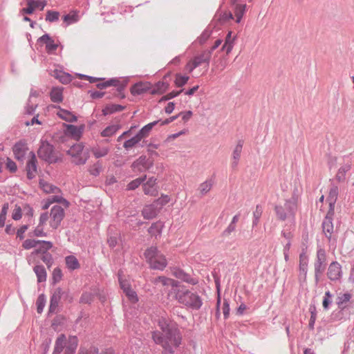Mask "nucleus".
<instances>
[{
    "label": "nucleus",
    "instance_id": "nucleus-55",
    "mask_svg": "<svg viewBox=\"0 0 354 354\" xmlns=\"http://www.w3.org/2000/svg\"><path fill=\"white\" fill-rule=\"evenodd\" d=\"M118 127L116 125H111L107 127L105 129H104L101 135L103 137H110L115 134L116 131H118Z\"/></svg>",
    "mask_w": 354,
    "mask_h": 354
},
{
    "label": "nucleus",
    "instance_id": "nucleus-58",
    "mask_svg": "<svg viewBox=\"0 0 354 354\" xmlns=\"http://www.w3.org/2000/svg\"><path fill=\"white\" fill-rule=\"evenodd\" d=\"M44 225H41L40 223L37 225V227L32 231L29 232L30 236H46V233L44 231L43 226Z\"/></svg>",
    "mask_w": 354,
    "mask_h": 354
},
{
    "label": "nucleus",
    "instance_id": "nucleus-44",
    "mask_svg": "<svg viewBox=\"0 0 354 354\" xmlns=\"http://www.w3.org/2000/svg\"><path fill=\"white\" fill-rule=\"evenodd\" d=\"M351 168L350 164L342 166L337 171L336 178L338 181H342L345 179L346 173L348 172Z\"/></svg>",
    "mask_w": 354,
    "mask_h": 354
},
{
    "label": "nucleus",
    "instance_id": "nucleus-52",
    "mask_svg": "<svg viewBox=\"0 0 354 354\" xmlns=\"http://www.w3.org/2000/svg\"><path fill=\"white\" fill-rule=\"evenodd\" d=\"M102 171V165L100 162H97L91 165L88 169L90 174L97 176H99Z\"/></svg>",
    "mask_w": 354,
    "mask_h": 354
},
{
    "label": "nucleus",
    "instance_id": "nucleus-40",
    "mask_svg": "<svg viewBox=\"0 0 354 354\" xmlns=\"http://www.w3.org/2000/svg\"><path fill=\"white\" fill-rule=\"evenodd\" d=\"M34 271L37 275L38 282H43L46 280V271L44 266H36Z\"/></svg>",
    "mask_w": 354,
    "mask_h": 354
},
{
    "label": "nucleus",
    "instance_id": "nucleus-19",
    "mask_svg": "<svg viewBox=\"0 0 354 354\" xmlns=\"http://www.w3.org/2000/svg\"><path fill=\"white\" fill-rule=\"evenodd\" d=\"M151 88V84L149 82H140L131 88V93L133 95H139L145 93H150Z\"/></svg>",
    "mask_w": 354,
    "mask_h": 354
},
{
    "label": "nucleus",
    "instance_id": "nucleus-26",
    "mask_svg": "<svg viewBox=\"0 0 354 354\" xmlns=\"http://www.w3.org/2000/svg\"><path fill=\"white\" fill-rule=\"evenodd\" d=\"M68 339H66V337L64 335L62 334L59 335L55 341L53 354H60L63 351L64 348H65L66 351L68 346Z\"/></svg>",
    "mask_w": 354,
    "mask_h": 354
},
{
    "label": "nucleus",
    "instance_id": "nucleus-4",
    "mask_svg": "<svg viewBox=\"0 0 354 354\" xmlns=\"http://www.w3.org/2000/svg\"><path fill=\"white\" fill-rule=\"evenodd\" d=\"M296 209V202L293 198L290 197L289 198H279L274 211L277 218L281 221L293 220Z\"/></svg>",
    "mask_w": 354,
    "mask_h": 354
},
{
    "label": "nucleus",
    "instance_id": "nucleus-61",
    "mask_svg": "<svg viewBox=\"0 0 354 354\" xmlns=\"http://www.w3.org/2000/svg\"><path fill=\"white\" fill-rule=\"evenodd\" d=\"M22 216V208L19 205H15L12 212V218L15 221L19 220Z\"/></svg>",
    "mask_w": 354,
    "mask_h": 354
},
{
    "label": "nucleus",
    "instance_id": "nucleus-1",
    "mask_svg": "<svg viewBox=\"0 0 354 354\" xmlns=\"http://www.w3.org/2000/svg\"><path fill=\"white\" fill-rule=\"evenodd\" d=\"M54 203H60L64 207L59 205H53L49 213L45 212L40 215L39 220L41 225H44L48 221L50 227L56 230L60 226L65 216L64 208L68 207L69 203L62 196L54 195L44 201L42 209H47Z\"/></svg>",
    "mask_w": 354,
    "mask_h": 354
},
{
    "label": "nucleus",
    "instance_id": "nucleus-45",
    "mask_svg": "<svg viewBox=\"0 0 354 354\" xmlns=\"http://www.w3.org/2000/svg\"><path fill=\"white\" fill-rule=\"evenodd\" d=\"M55 77L59 80L62 84H68L72 80V77L70 74L59 71L55 72Z\"/></svg>",
    "mask_w": 354,
    "mask_h": 354
},
{
    "label": "nucleus",
    "instance_id": "nucleus-57",
    "mask_svg": "<svg viewBox=\"0 0 354 354\" xmlns=\"http://www.w3.org/2000/svg\"><path fill=\"white\" fill-rule=\"evenodd\" d=\"M119 83V81L116 79H111L110 80L104 81L102 83H99L97 84V88L100 89H103L106 87L111 86H117Z\"/></svg>",
    "mask_w": 354,
    "mask_h": 354
},
{
    "label": "nucleus",
    "instance_id": "nucleus-14",
    "mask_svg": "<svg viewBox=\"0 0 354 354\" xmlns=\"http://www.w3.org/2000/svg\"><path fill=\"white\" fill-rule=\"evenodd\" d=\"M27 7L21 10L22 14L31 15L35 9L43 10L46 6V0H26Z\"/></svg>",
    "mask_w": 354,
    "mask_h": 354
},
{
    "label": "nucleus",
    "instance_id": "nucleus-32",
    "mask_svg": "<svg viewBox=\"0 0 354 354\" xmlns=\"http://www.w3.org/2000/svg\"><path fill=\"white\" fill-rule=\"evenodd\" d=\"M322 227L324 234L330 240L334 229L331 217L328 216H326Z\"/></svg>",
    "mask_w": 354,
    "mask_h": 354
},
{
    "label": "nucleus",
    "instance_id": "nucleus-18",
    "mask_svg": "<svg viewBox=\"0 0 354 354\" xmlns=\"http://www.w3.org/2000/svg\"><path fill=\"white\" fill-rule=\"evenodd\" d=\"M38 42L46 46V50L48 54H53L58 47V44L48 34L44 35L39 37Z\"/></svg>",
    "mask_w": 354,
    "mask_h": 354
},
{
    "label": "nucleus",
    "instance_id": "nucleus-56",
    "mask_svg": "<svg viewBox=\"0 0 354 354\" xmlns=\"http://www.w3.org/2000/svg\"><path fill=\"white\" fill-rule=\"evenodd\" d=\"M189 80V77L187 75H182L180 74H176L175 78V84L178 87L184 86Z\"/></svg>",
    "mask_w": 354,
    "mask_h": 354
},
{
    "label": "nucleus",
    "instance_id": "nucleus-29",
    "mask_svg": "<svg viewBox=\"0 0 354 354\" xmlns=\"http://www.w3.org/2000/svg\"><path fill=\"white\" fill-rule=\"evenodd\" d=\"M243 145V141L239 140L233 150V152L232 154V165L233 167H236L238 165L239 160L241 158Z\"/></svg>",
    "mask_w": 354,
    "mask_h": 354
},
{
    "label": "nucleus",
    "instance_id": "nucleus-27",
    "mask_svg": "<svg viewBox=\"0 0 354 354\" xmlns=\"http://www.w3.org/2000/svg\"><path fill=\"white\" fill-rule=\"evenodd\" d=\"M338 187L337 186H333L330 187L328 196L327 197V201L329 204V213H333L335 204L338 196Z\"/></svg>",
    "mask_w": 354,
    "mask_h": 354
},
{
    "label": "nucleus",
    "instance_id": "nucleus-49",
    "mask_svg": "<svg viewBox=\"0 0 354 354\" xmlns=\"http://www.w3.org/2000/svg\"><path fill=\"white\" fill-rule=\"evenodd\" d=\"M123 292L125 294V295L127 297L129 301H131L133 304H136L138 301V297L137 295V293L133 290V289L131 288V287L127 288Z\"/></svg>",
    "mask_w": 354,
    "mask_h": 354
},
{
    "label": "nucleus",
    "instance_id": "nucleus-24",
    "mask_svg": "<svg viewBox=\"0 0 354 354\" xmlns=\"http://www.w3.org/2000/svg\"><path fill=\"white\" fill-rule=\"evenodd\" d=\"M153 283L156 286L161 284L162 286H170V290L174 289V287H177L180 283L177 281L166 277L165 276H160L155 278L153 281Z\"/></svg>",
    "mask_w": 354,
    "mask_h": 354
},
{
    "label": "nucleus",
    "instance_id": "nucleus-30",
    "mask_svg": "<svg viewBox=\"0 0 354 354\" xmlns=\"http://www.w3.org/2000/svg\"><path fill=\"white\" fill-rule=\"evenodd\" d=\"M233 17L236 23H240L246 12V4L237 3L233 8Z\"/></svg>",
    "mask_w": 354,
    "mask_h": 354
},
{
    "label": "nucleus",
    "instance_id": "nucleus-51",
    "mask_svg": "<svg viewBox=\"0 0 354 354\" xmlns=\"http://www.w3.org/2000/svg\"><path fill=\"white\" fill-rule=\"evenodd\" d=\"M118 279H119L120 288L123 291H124L127 288L131 287V283L129 282V279L123 278L122 271H119V272H118Z\"/></svg>",
    "mask_w": 354,
    "mask_h": 354
},
{
    "label": "nucleus",
    "instance_id": "nucleus-42",
    "mask_svg": "<svg viewBox=\"0 0 354 354\" xmlns=\"http://www.w3.org/2000/svg\"><path fill=\"white\" fill-rule=\"evenodd\" d=\"M142 138L137 133L135 136L133 138L127 140L124 142L123 147L126 149H131L133 147H135L136 145H138Z\"/></svg>",
    "mask_w": 354,
    "mask_h": 354
},
{
    "label": "nucleus",
    "instance_id": "nucleus-63",
    "mask_svg": "<svg viewBox=\"0 0 354 354\" xmlns=\"http://www.w3.org/2000/svg\"><path fill=\"white\" fill-rule=\"evenodd\" d=\"M46 299L45 297L41 295H39L37 300V313H41L45 306Z\"/></svg>",
    "mask_w": 354,
    "mask_h": 354
},
{
    "label": "nucleus",
    "instance_id": "nucleus-37",
    "mask_svg": "<svg viewBox=\"0 0 354 354\" xmlns=\"http://www.w3.org/2000/svg\"><path fill=\"white\" fill-rule=\"evenodd\" d=\"M65 262L67 268L71 270L78 269L80 267V264L77 259L73 255L67 256L65 258Z\"/></svg>",
    "mask_w": 354,
    "mask_h": 354
},
{
    "label": "nucleus",
    "instance_id": "nucleus-62",
    "mask_svg": "<svg viewBox=\"0 0 354 354\" xmlns=\"http://www.w3.org/2000/svg\"><path fill=\"white\" fill-rule=\"evenodd\" d=\"M351 298V294L349 293H344L342 295H339L338 297H337V305L339 306H342L343 304H346V302H348L350 299Z\"/></svg>",
    "mask_w": 354,
    "mask_h": 354
},
{
    "label": "nucleus",
    "instance_id": "nucleus-17",
    "mask_svg": "<svg viewBox=\"0 0 354 354\" xmlns=\"http://www.w3.org/2000/svg\"><path fill=\"white\" fill-rule=\"evenodd\" d=\"M28 151L27 144L22 140L17 142L12 147L15 158L17 160L23 161Z\"/></svg>",
    "mask_w": 354,
    "mask_h": 354
},
{
    "label": "nucleus",
    "instance_id": "nucleus-39",
    "mask_svg": "<svg viewBox=\"0 0 354 354\" xmlns=\"http://www.w3.org/2000/svg\"><path fill=\"white\" fill-rule=\"evenodd\" d=\"M124 106L119 104H109L106 105L103 109L102 113L104 115L113 113L115 112L122 111Z\"/></svg>",
    "mask_w": 354,
    "mask_h": 354
},
{
    "label": "nucleus",
    "instance_id": "nucleus-10",
    "mask_svg": "<svg viewBox=\"0 0 354 354\" xmlns=\"http://www.w3.org/2000/svg\"><path fill=\"white\" fill-rule=\"evenodd\" d=\"M78 344V339L75 336L68 337V346L64 354H74ZM97 349L95 347H90L88 349L80 347L77 354H97Z\"/></svg>",
    "mask_w": 354,
    "mask_h": 354
},
{
    "label": "nucleus",
    "instance_id": "nucleus-7",
    "mask_svg": "<svg viewBox=\"0 0 354 354\" xmlns=\"http://www.w3.org/2000/svg\"><path fill=\"white\" fill-rule=\"evenodd\" d=\"M212 57L211 51L207 50H203L201 53L195 55L185 65V70L188 73H191L203 64H206L207 66L209 64Z\"/></svg>",
    "mask_w": 354,
    "mask_h": 354
},
{
    "label": "nucleus",
    "instance_id": "nucleus-12",
    "mask_svg": "<svg viewBox=\"0 0 354 354\" xmlns=\"http://www.w3.org/2000/svg\"><path fill=\"white\" fill-rule=\"evenodd\" d=\"M38 155L41 158L49 162L56 161V157L53 153V147L48 142L41 143L38 150Z\"/></svg>",
    "mask_w": 354,
    "mask_h": 354
},
{
    "label": "nucleus",
    "instance_id": "nucleus-28",
    "mask_svg": "<svg viewBox=\"0 0 354 354\" xmlns=\"http://www.w3.org/2000/svg\"><path fill=\"white\" fill-rule=\"evenodd\" d=\"M172 274L175 277L192 285H195L198 282L196 279L192 278L188 274L178 268H174L172 270Z\"/></svg>",
    "mask_w": 354,
    "mask_h": 354
},
{
    "label": "nucleus",
    "instance_id": "nucleus-20",
    "mask_svg": "<svg viewBox=\"0 0 354 354\" xmlns=\"http://www.w3.org/2000/svg\"><path fill=\"white\" fill-rule=\"evenodd\" d=\"M37 158L34 152H30L29 160L26 165L27 177L32 179L35 177L37 174Z\"/></svg>",
    "mask_w": 354,
    "mask_h": 354
},
{
    "label": "nucleus",
    "instance_id": "nucleus-41",
    "mask_svg": "<svg viewBox=\"0 0 354 354\" xmlns=\"http://www.w3.org/2000/svg\"><path fill=\"white\" fill-rule=\"evenodd\" d=\"M163 227V225L160 222H156L152 223L150 227L148 230L149 233L151 236H158L160 235Z\"/></svg>",
    "mask_w": 354,
    "mask_h": 354
},
{
    "label": "nucleus",
    "instance_id": "nucleus-59",
    "mask_svg": "<svg viewBox=\"0 0 354 354\" xmlns=\"http://www.w3.org/2000/svg\"><path fill=\"white\" fill-rule=\"evenodd\" d=\"M8 210V204L5 203L1 209L0 214V227H3L6 220V215Z\"/></svg>",
    "mask_w": 354,
    "mask_h": 354
},
{
    "label": "nucleus",
    "instance_id": "nucleus-34",
    "mask_svg": "<svg viewBox=\"0 0 354 354\" xmlns=\"http://www.w3.org/2000/svg\"><path fill=\"white\" fill-rule=\"evenodd\" d=\"M40 187L43 189V191L47 194H57L60 192L59 189L56 186L53 185L52 184L44 180H40L39 181Z\"/></svg>",
    "mask_w": 354,
    "mask_h": 354
},
{
    "label": "nucleus",
    "instance_id": "nucleus-5",
    "mask_svg": "<svg viewBox=\"0 0 354 354\" xmlns=\"http://www.w3.org/2000/svg\"><path fill=\"white\" fill-rule=\"evenodd\" d=\"M145 256L153 269L162 270L167 265L165 257L156 247L148 248L145 252Z\"/></svg>",
    "mask_w": 354,
    "mask_h": 354
},
{
    "label": "nucleus",
    "instance_id": "nucleus-38",
    "mask_svg": "<svg viewBox=\"0 0 354 354\" xmlns=\"http://www.w3.org/2000/svg\"><path fill=\"white\" fill-rule=\"evenodd\" d=\"M50 99L54 102H61L63 100V88L55 87L50 91Z\"/></svg>",
    "mask_w": 354,
    "mask_h": 354
},
{
    "label": "nucleus",
    "instance_id": "nucleus-33",
    "mask_svg": "<svg viewBox=\"0 0 354 354\" xmlns=\"http://www.w3.org/2000/svg\"><path fill=\"white\" fill-rule=\"evenodd\" d=\"M169 84L164 82H158L153 86L151 85L150 93L152 95L162 94L168 88Z\"/></svg>",
    "mask_w": 354,
    "mask_h": 354
},
{
    "label": "nucleus",
    "instance_id": "nucleus-48",
    "mask_svg": "<svg viewBox=\"0 0 354 354\" xmlns=\"http://www.w3.org/2000/svg\"><path fill=\"white\" fill-rule=\"evenodd\" d=\"M63 19L67 24L77 22L79 20L77 12L71 11L68 15H64Z\"/></svg>",
    "mask_w": 354,
    "mask_h": 354
},
{
    "label": "nucleus",
    "instance_id": "nucleus-8",
    "mask_svg": "<svg viewBox=\"0 0 354 354\" xmlns=\"http://www.w3.org/2000/svg\"><path fill=\"white\" fill-rule=\"evenodd\" d=\"M53 245L49 241H39L32 239H27L22 243V247L25 250H30L37 248V249L32 252V254H45L48 250L52 248Z\"/></svg>",
    "mask_w": 354,
    "mask_h": 354
},
{
    "label": "nucleus",
    "instance_id": "nucleus-13",
    "mask_svg": "<svg viewBox=\"0 0 354 354\" xmlns=\"http://www.w3.org/2000/svg\"><path fill=\"white\" fill-rule=\"evenodd\" d=\"M152 165V162L145 156H140L131 165L132 170L136 173H140L149 169Z\"/></svg>",
    "mask_w": 354,
    "mask_h": 354
},
{
    "label": "nucleus",
    "instance_id": "nucleus-16",
    "mask_svg": "<svg viewBox=\"0 0 354 354\" xmlns=\"http://www.w3.org/2000/svg\"><path fill=\"white\" fill-rule=\"evenodd\" d=\"M142 190L146 195L156 196L158 192L156 178L150 177L146 183H143Z\"/></svg>",
    "mask_w": 354,
    "mask_h": 354
},
{
    "label": "nucleus",
    "instance_id": "nucleus-35",
    "mask_svg": "<svg viewBox=\"0 0 354 354\" xmlns=\"http://www.w3.org/2000/svg\"><path fill=\"white\" fill-rule=\"evenodd\" d=\"M215 17L221 25H223L230 20L234 19L233 14L230 11L221 12Z\"/></svg>",
    "mask_w": 354,
    "mask_h": 354
},
{
    "label": "nucleus",
    "instance_id": "nucleus-15",
    "mask_svg": "<svg viewBox=\"0 0 354 354\" xmlns=\"http://www.w3.org/2000/svg\"><path fill=\"white\" fill-rule=\"evenodd\" d=\"M342 276V266L337 261L330 263L327 270L328 278L331 281H338Z\"/></svg>",
    "mask_w": 354,
    "mask_h": 354
},
{
    "label": "nucleus",
    "instance_id": "nucleus-31",
    "mask_svg": "<svg viewBox=\"0 0 354 354\" xmlns=\"http://www.w3.org/2000/svg\"><path fill=\"white\" fill-rule=\"evenodd\" d=\"M56 114L59 118L68 122L77 120V117L73 113L64 109L59 108Z\"/></svg>",
    "mask_w": 354,
    "mask_h": 354
},
{
    "label": "nucleus",
    "instance_id": "nucleus-22",
    "mask_svg": "<svg viewBox=\"0 0 354 354\" xmlns=\"http://www.w3.org/2000/svg\"><path fill=\"white\" fill-rule=\"evenodd\" d=\"M308 266V255L306 250H303L299 254V275L304 280L306 279Z\"/></svg>",
    "mask_w": 354,
    "mask_h": 354
},
{
    "label": "nucleus",
    "instance_id": "nucleus-2",
    "mask_svg": "<svg viewBox=\"0 0 354 354\" xmlns=\"http://www.w3.org/2000/svg\"><path fill=\"white\" fill-rule=\"evenodd\" d=\"M158 326L161 331H155L153 339L156 344H160L165 351L170 353L180 344L181 337L179 331L174 327L169 326L165 321H160Z\"/></svg>",
    "mask_w": 354,
    "mask_h": 354
},
{
    "label": "nucleus",
    "instance_id": "nucleus-9",
    "mask_svg": "<svg viewBox=\"0 0 354 354\" xmlns=\"http://www.w3.org/2000/svg\"><path fill=\"white\" fill-rule=\"evenodd\" d=\"M326 265V254L323 248H319L317 251L314 261L315 276L316 281H319L320 275L323 273Z\"/></svg>",
    "mask_w": 354,
    "mask_h": 354
},
{
    "label": "nucleus",
    "instance_id": "nucleus-54",
    "mask_svg": "<svg viewBox=\"0 0 354 354\" xmlns=\"http://www.w3.org/2000/svg\"><path fill=\"white\" fill-rule=\"evenodd\" d=\"M59 299H60L59 292H58L57 293L55 292L50 299V312H54L56 310V308L58 306Z\"/></svg>",
    "mask_w": 354,
    "mask_h": 354
},
{
    "label": "nucleus",
    "instance_id": "nucleus-43",
    "mask_svg": "<svg viewBox=\"0 0 354 354\" xmlns=\"http://www.w3.org/2000/svg\"><path fill=\"white\" fill-rule=\"evenodd\" d=\"M158 122V121H154L151 122L145 127H143L138 133V134L143 139L147 137L152 128Z\"/></svg>",
    "mask_w": 354,
    "mask_h": 354
},
{
    "label": "nucleus",
    "instance_id": "nucleus-60",
    "mask_svg": "<svg viewBox=\"0 0 354 354\" xmlns=\"http://www.w3.org/2000/svg\"><path fill=\"white\" fill-rule=\"evenodd\" d=\"M59 17V13L57 11L48 10L46 12V20L50 22L57 21Z\"/></svg>",
    "mask_w": 354,
    "mask_h": 354
},
{
    "label": "nucleus",
    "instance_id": "nucleus-6",
    "mask_svg": "<svg viewBox=\"0 0 354 354\" xmlns=\"http://www.w3.org/2000/svg\"><path fill=\"white\" fill-rule=\"evenodd\" d=\"M71 157V162L77 165H84L89 156L87 152L84 151V147L82 144L73 145L67 151Z\"/></svg>",
    "mask_w": 354,
    "mask_h": 354
},
{
    "label": "nucleus",
    "instance_id": "nucleus-47",
    "mask_svg": "<svg viewBox=\"0 0 354 354\" xmlns=\"http://www.w3.org/2000/svg\"><path fill=\"white\" fill-rule=\"evenodd\" d=\"M146 178H147V176L145 175L142 177L138 178L132 180L127 185V189L128 190L136 189L146 180Z\"/></svg>",
    "mask_w": 354,
    "mask_h": 354
},
{
    "label": "nucleus",
    "instance_id": "nucleus-46",
    "mask_svg": "<svg viewBox=\"0 0 354 354\" xmlns=\"http://www.w3.org/2000/svg\"><path fill=\"white\" fill-rule=\"evenodd\" d=\"M170 201L171 197L169 195L161 194V196L158 199H156L153 203L156 205V207L158 205L160 206V207L158 208L160 210L162 207L168 204L170 202Z\"/></svg>",
    "mask_w": 354,
    "mask_h": 354
},
{
    "label": "nucleus",
    "instance_id": "nucleus-64",
    "mask_svg": "<svg viewBox=\"0 0 354 354\" xmlns=\"http://www.w3.org/2000/svg\"><path fill=\"white\" fill-rule=\"evenodd\" d=\"M62 277V272L60 268H55L53 272V280L55 283H57L61 280Z\"/></svg>",
    "mask_w": 354,
    "mask_h": 354
},
{
    "label": "nucleus",
    "instance_id": "nucleus-3",
    "mask_svg": "<svg viewBox=\"0 0 354 354\" xmlns=\"http://www.w3.org/2000/svg\"><path fill=\"white\" fill-rule=\"evenodd\" d=\"M167 297L193 310H198L203 305V300L197 293L190 291L180 283L168 291Z\"/></svg>",
    "mask_w": 354,
    "mask_h": 354
},
{
    "label": "nucleus",
    "instance_id": "nucleus-21",
    "mask_svg": "<svg viewBox=\"0 0 354 354\" xmlns=\"http://www.w3.org/2000/svg\"><path fill=\"white\" fill-rule=\"evenodd\" d=\"M236 38V35H233V32L232 30H229L225 38V41L221 50L225 51L227 55H229L234 46Z\"/></svg>",
    "mask_w": 354,
    "mask_h": 354
},
{
    "label": "nucleus",
    "instance_id": "nucleus-50",
    "mask_svg": "<svg viewBox=\"0 0 354 354\" xmlns=\"http://www.w3.org/2000/svg\"><path fill=\"white\" fill-rule=\"evenodd\" d=\"M212 187V182L210 180H206L199 185L198 190L200 194L203 196L210 191Z\"/></svg>",
    "mask_w": 354,
    "mask_h": 354
},
{
    "label": "nucleus",
    "instance_id": "nucleus-25",
    "mask_svg": "<svg viewBox=\"0 0 354 354\" xmlns=\"http://www.w3.org/2000/svg\"><path fill=\"white\" fill-rule=\"evenodd\" d=\"M66 134L71 136L75 140H79L82 134L84 129V126L76 127L72 124L66 125Z\"/></svg>",
    "mask_w": 354,
    "mask_h": 354
},
{
    "label": "nucleus",
    "instance_id": "nucleus-23",
    "mask_svg": "<svg viewBox=\"0 0 354 354\" xmlns=\"http://www.w3.org/2000/svg\"><path fill=\"white\" fill-rule=\"evenodd\" d=\"M159 209L153 203L145 205L142 210V215L145 219H152L159 213Z\"/></svg>",
    "mask_w": 354,
    "mask_h": 354
},
{
    "label": "nucleus",
    "instance_id": "nucleus-53",
    "mask_svg": "<svg viewBox=\"0 0 354 354\" xmlns=\"http://www.w3.org/2000/svg\"><path fill=\"white\" fill-rule=\"evenodd\" d=\"M263 213V207L261 205H257L255 210L253 212V225H257V224L259 222V219L262 215Z\"/></svg>",
    "mask_w": 354,
    "mask_h": 354
},
{
    "label": "nucleus",
    "instance_id": "nucleus-11",
    "mask_svg": "<svg viewBox=\"0 0 354 354\" xmlns=\"http://www.w3.org/2000/svg\"><path fill=\"white\" fill-rule=\"evenodd\" d=\"M95 297H98L102 302H104L106 298L104 295L101 293L98 288H91L88 291H85L81 296L80 302L82 304H91Z\"/></svg>",
    "mask_w": 354,
    "mask_h": 354
},
{
    "label": "nucleus",
    "instance_id": "nucleus-36",
    "mask_svg": "<svg viewBox=\"0 0 354 354\" xmlns=\"http://www.w3.org/2000/svg\"><path fill=\"white\" fill-rule=\"evenodd\" d=\"M91 151L96 158H99L107 155L109 151V147L107 146L97 145L93 147Z\"/></svg>",
    "mask_w": 354,
    "mask_h": 354
}]
</instances>
